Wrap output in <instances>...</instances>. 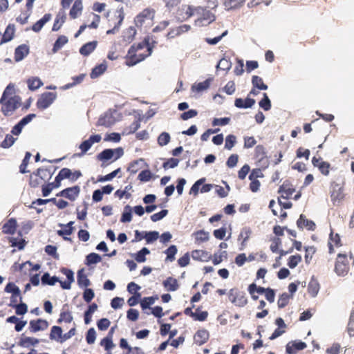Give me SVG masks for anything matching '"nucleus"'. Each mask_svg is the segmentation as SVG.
<instances>
[{
    "mask_svg": "<svg viewBox=\"0 0 354 354\" xmlns=\"http://www.w3.org/2000/svg\"><path fill=\"white\" fill-rule=\"evenodd\" d=\"M156 44V41L149 35L146 36L142 41L133 44L124 57L125 64L131 67L142 62L151 55Z\"/></svg>",
    "mask_w": 354,
    "mask_h": 354,
    "instance_id": "nucleus-1",
    "label": "nucleus"
},
{
    "mask_svg": "<svg viewBox=\"0 0 354 354\" xmlns=\"http://www.w3.org/2000/svg\"><path fill=\"white\" fill-rule=\"evenodd\" d=\"M1 111L4 115H9L21 104V98L15 95L14 86L9 84L3 93L0 100Z\"/></svg>",
    "mask_w": 354,
    "mask_h": 354,
    "instance_id": "nucleus-2",
    "label": "nucleus"
},
{
    "mask_svg": "<svg viewBox=\"0 0 354 354\" xmlns=\"http://www.w3.org/2000/svg\"><path fill=\"white\" fill-rule=\"evenodd\" d=\"M183 9L186 10L184 18H190L195 14L200 15L194 21L197 26H205L214 21L216 16L210 10L202 6H184Z\"/></svg>",
    "mask_w": 354,
    "mask_h": 354,
    "instance_id": "nucleus-3",
    "label": "nucleus"
},
{
    "mask_svg": "<svg viewBox=\"0 0 354 354\" xmlns=\"http://www.w3.org/2000/svg\"><path fill=\"white\" fill-rule=\"evenodd\" d=\"M105 16L107 18L109 26L112 27L111 29L106 31V34H115L117 31H118L124 19L123 8L122 7L113 11L109 10L106 12Z\"/></svg>",
    "mask_w": 354,
    "mask_h": 354,
    "instance_id": "nucleus-4",
    "label": "nucleus"
},
{
    "mask_svg": "<svg viewBox=\"0 0 354 354\" xmlns=\"http://www.w3.org/2000/svg\"><path fill=\"white\" fill-rule=\"evenodd\" d=\"M156 14L153 8H147L136 15L134 24L138 28H147L152 26Z\"/></svg>",
    "mask_w": 354,
    "mask_h": 354,
    "instance_id": "nucleus-5",
    "label": "nucleus"
},
{
    "mask_svg": "<svg viewBox=\"0 0 354 354\" xmlns=\"http://www.w3.org/2000/svg\"><path fill=\"white\" fill-rule=\"evenodd\" d=\"M353 259L354 263V257L351 253L349 257L346 254L339 253L337 255L334 270L338 276H346L350 270V261Z\"/></svg>",
    "mask_w": 354,
    "mask_h": 354,
    "instance_id": "nucleus-6",
    "label": "nucleus"
},
{
    "mask_svg": "<svg viewBox=\"0 0 354 354\" xmlns=\"http://www.w3.org/2000/svg\"><path fill=\"white\" fill-rule=\"evenodd\" d=\"M227 296L229 301L236 307L242 308L248 304L245 292L238 288H231L227 293Z\"/></svg>",
    "mask_w": 354,
    "mask_h": 354,
    "instance_id": "nucleus-7",
    "label": "nucleus"
},
{
    "mask_svg": "<svg viewBox=\"0 0 354 354\" xmlns=\"http://www.w3.org/2000/svg\"><path fill=\"white\" fill-rule=\"evenodd\" d=\"M57 93L53 92H45L41 95L37 101V107L40 110L47 109L55 101Z\"/></svg>",
    "mask_w": 354,
    "mask_h": 354,
    "instance_id": "nucleus-8",
    "label": "nucleus"
},
{
    "mask_svg": "<svg viewBox=\"0 0 354 354\" xmlns=\"http://www.w3.org/2000/svg\"><path fill=\"white\" fill-rule=\"evenodd\" d=\"M116 153V156L114 158V160L118 159L123 154V150L122 148H118L116 149H106L103 150L101 153L97 155V158L100 160H109L113 158L114 154Z\"/></svg>",
    "mask_w": 354,
    "mask_h": 354,
    "instance_id": "nucleus-9",
    "label": "nucleus"
},
{
    "mask_svg": "<svg viewBox=\"0 0 354 354\" xmlns=\"http://www.w3.org/2000/svg\"><path fill=\"white\" fill-rule=\"evenodd\" d=\"M342 245L341 238L339 234L330 231L328 241V247L329 254L335 253V248H339Z\"/></svg>",
    "mask_w": 354,
    "mask_h": 354,
    "instance_id": "nucleus-10",
    "label": "nucleus"
},
{
    "mask_svg": "<svg viewBox=\"0 0 354 354\" xmlns=\"http://www.w3.org/2000/svg\"><path fill=\"white\" fill-rule=\"evenodd\" d=\"M80 192V188L79 186L75 185L71 187H68L66 189H63L56 194L57 196H63L71 201H73L78 196Z\"/></svg>",
    "mask_w": 354,
    "mask_h": 354,
    "instance_id": "nucleus-11",
    "label": "nucleus"
},
{
    "mask_svg": "<svg viewBox=\"0 0 354 354\" xmlns=\"http://www.w3.org/2000/svg\"><path fill=\"white\" fill-rule=\"evenodd\" d=\"M48 327V322L42 319L30 320L29 322V330L31 333H36L39 330H44Z\"/></svg>",
    "mask_w": 354,
    "mask_h": 354,
    "instance_id": "nucleus-12",
    "label": "nucleus"
},
{
    "mask_svg": "<svg viewBox=\"0 0 354 354\" xmlns=\"http://www.w3.org/2000/svg\"><path fill=\"white\" fill-rule=\"evenodd\" d=\"M307 347V344L301 341H292L287 344L286 351L288 354H296L298 351H301Z\"/></svg>",
    "mask_w": 354,
    "mask_h": 354,
    "instance_id": "nucleus-13",
    "label": "nucleus"
},
{
    "mask_svg": "<svg viewBox=\"0 0 354 354\" xmlns=\"http://www.w3.org/2000/svg\"><path fill=\"white\" fill-rule=\"evenodd\" d=\"M295 189L288 181H285L279 188V193L281 194V198L288 199L295 192Z\"/></svg>",
    "mask_w": 354,
    "mask_h": 354,
    "instance_id": "nucleus-14",
    "label": "nucleus"
},
{
    "mask_svg": "<svg viewBox=\"0 0 354 354\" xmlns=\"http://www.w3.org/2000/svg\"><path fill=\"white\" fill-rule=\"evenodd\" d=\"M61 272L66 275L67 280L59 281L60 286L63 289L68 290L71 288V283L74 281V273L71 270L66 268H62Z\"/></svg>",
    "mask_w": 354,
    "mask_h": 354,
    "instance_id": "nucleus-15",
    "label": "nucleus"
},
{
    "mask_svg": "<svg viewBox=\"0 0 354 354\" xmlns=\"http://www.w3.org/2000/svg\"><path fill=\"white\" fill-rule=\"evenodd\" d=\"M101 140L100 135H93L91 136L90 138L82 142L80 145V149L82 151V154H84L93 145L95 142H99Z\"/></svg>",
    "mask_w": 354,
    "mask_h": 354,
    "instance_id": "nucleus-16",
    "label": "nucleus"
},
{
    "mask_svg": "<svg viewBox=\"0 0 354 354\" xmlns=\"http://www.w3.org/2000/svg\"><path fill=\"white\" fill-rule=\"evenodd\" d=\"M297 225L299 229L306 228L308 230H314L316 227L315 223L306 218V216L304 214H301L299 219L297 221Z\"/></svg>",
    "mask_w": 354,
    "mask_h": 354,
    "instance_id": "nucleus-17",
    "label": "nucleus"
},
{
    "mask_svg": "<svg viewBox=\"0 0 354 354\" xmlns=\"http://www.w3.org/2000/svg\"><path fill=\"white\" fill-rule=\"evenodd\" d=\"M59 173L61 174L63 180L68 178L73 182L77 180L82 176V173L80 170H76L74 172H72L68 168H62Z\"/></svg>",
    "mask_w": 354,
    "mask_h": 354,
    "instance_id": "nucleus-18",
    "label": "nucleus"
},
{
    "mask_svg": "<svg viewBox=\"0 0 354 354\" xmlns=\"http://www.w3.org/2000/svg\"><path fill=\"white\" fill-rule=\"evenodd\" d=\"M30 50L29 46L26 44H21L18 46L15 50V62H20L24 59L28 54Z\"/></svg>",
    "mask_w": 354,
    "mask_h": 354,
    "instance_id": "nucleus-19",
    "label": "nucleus"
},
{
    "mask_svg": "<svg viewBox=\"0 0 354 354\" xmlns=\"http://www.w3.org/2000/svg\"><path fill=\"white\" fill-rule=\"evenodd\" d=\"M66 19V14L65 12V10L64 9H62L57 12V14L56 15V17H55V21H54V24H53V26L52 28V31H55V32L58 31L61 28L62 25L65 23Z\"/></svg>",
    "mask_w": 354,
    "mask_h": 354,
    "instance_id": "nucleus-20",
    "label": "nucleus"
},
{
    "mask_svg": "<svg viewBox=\"0 0 354 354\" xmlns=\"http://www.w3.org/2000/svg\"><path fill=\"white\" fill-rule=\"evenodd\" d=\"M15 32V26L12 24H10L7 26L0 41V44H3L4 43H7L11 41Z\"/></svg>",
    "mask_w": 354,
    "mask_h": 354,
    "instance_id": "nucleus-21",
    "label": "nucleus"
},
{
    "mask_svg": "<svg viewBox=\"0 0 354 354\" xmlns=\"http://www.w3.org/2000/svg\"><path fill=\"white\" fill-rule=\"evenodd\" d=\"M192 257L194 260L207 262L211 259L212 255L203 250H195L192 252Z\"/></svg>",
    "mask_w": 354,
    "mask_h": 354,
    "instance_id": "nucleus-22",
    "label": "nucleus"
},
{
    "mask_svg": "<svg viewBox=\"0 0 354 354\" xmlns=\"http://www.w3.org/2000/svg\"><path fill=\"white\" fill-rule=\"evenodd\" d=\"M252 234V230L250 227H244L241 229V232L239 235L238 240H241V249L245 248L247 241L249 240Z\"/></svg>",
    "mask_w": 354,
    "mask_h": 354,
    "instance_id": "nucleus-23",
    "label": "nucleus"
},
{
    "mask_svg": "<svg viewBox=\"0 0 354 354\" xmlns=\"http://www.w3.org/2000/svg\"><path fill=\"white\" fill-rule=\"evenodd\" d=\"M209 337V332L206 329L198 330L194 335L195 343L201 346L207 342Z\"/></svg>",
    "mask_w": 354,
    "mask_h": 354,
    "instance_id": "nucleus-24",
    "label": "nucleus"
},
{
    "mask_svg": "<svg viewBox=\"0 0 354 354\" xmlns=\"http://www.w3.org/2000/svg\"><path fill=\"white\" fill-rule=\"evenodd\" d=\"M83 5L82 0H75L69 12V16L71 19L77 18L82 12Z\"/></svg>",
    "mask_w": 354,
    "mask_h": 354,
    "instance_id": "nucleus-25",
    "label": "nucleus"
},
{
    "mask_svg": "<svg viewBox=\"0 0 354 354\" xmlns=\"http://www.w3.org/2000/svg\"><path fill=\"white\" fill-rule=\"evenodd\" d=\"M73 221H70L66 225L60 224L61 227H64V230H57V234L62 236L66 241H71V238L64 236V235H71L73 234L74 231V227H73Z\"/></svg>",
    "mask_w": 354,
    "mask_h": 354,
    "instance_id": "nucleus-26",
    "label": "nucleus"
},
{
    "mask_svg": "<svg viewBox=\"0 0 354 354\" xmlns=\"http://www.w3.org/2000/svg\"><path fill=\"white\" fill-rule=\"evenodd\" d=\"M162 285L167 291L174 292L179 288L178 280L174 277H169L162 282Z\"/></svg>",
    "mask_w": 354,
    "mask_h": 354,
    "instance_id": "nucleus-27",
    "label": "nucleus"
},
{
    "mask_svg": "<svg viewBox=\"0 0 354 354\" xmlns=\"http://www.w3.org/2000/svg\"><path fill=\"white\" fill-rule=\"evenodd\" d=\"M51 14H45L41 19L38 20L32 26L31 30L35 32H39L44 27V26L51 19Z\"/></svg>",
    "mask_w": 354,
    "mask_h": 354,
    "instance_id": "nucleus-28",
    "label": "nucleus"
},
{
    "mask_svg": "<svg viewBox=\"0 0 354 354\" xmlns=\"http://www.w3.org/2000/svg\"><path fill=\"white\" fill-rule=\"evenodd\" d=\"M17 224L15 218H10L2 227V232L7 234H13L17 229Z\"/></svg>",
    "mask_w": 354,
    "mask_h": 354,
    "instance_id": "nucleus-29",
    "label": "nucleus"
},
{
    "mask_svg": "<svg viewBox=\"0 0 354 354\" xmlns=\"http://www.w3.org/2000/svg\"><path fill=\"white\" fill-rule=\"evenodd\" d=\"M344 198L343 189L337 184L333 186V190L330 192V198L333 203L339 202Z\"/></svg>",
    "mask_w": 354,
    "mask_h": 354,
    "instance_id": "nucleus-30",
    "label": "nucleus"
},
{
    "mask_svg": "<svg viewBox=\"0 0 354 354\" xmlns=\"http://www.w3.org/2000/svg\"><path fill=\"white\" fill-rule=\"evenodd\" d=\"M319 289H320L319 283L314 277H313L310 279V280L308 283V292L309 293V295L311 297H315L317 295V294L319 291Z\"/></svg>",
    "mask_w": 354,
    "mask_h": 354,
    "instance_id": "nucleus-31",
    "label": "nucleus"
},
{
    "mask_svg": "<svg viewBox=\"0 0 354 354\" xmlns=\"http://www.w3.org/2000/svg\"><path fill=\"white\" fill-rule=\"evenodd\" d=\"M255 104V100L252 98L247 97L245 100L236 98L234 101V105L239 109L251 108Z\"/></svg>",
    "mask_w": 354,
    "mask_h": 354,
    "instance_id": "nucleus-32",
    "label": "nucleus"
},
{
    "mask_svg": "<svg viewBox=\"0 0 354 354\" xmlns=\"http://www.w3.org/2000/svg\"><path fill=\"white\" fill-rule=\"evenodd\" d=\"M97 42L96 41H90L84 44L80 48V53L83 56L89 55L97 47Z\"/></svg>",
    "mask_w": 354,
    "mask_h": 354,
    "instance_id": "nucleus-33",
    "label": "nucleus"
},
{
    "mask_svg": "<svg viewBox=\"0 0 354 354\" xmlns=\"http://www.w3.org/2000/svg\"><path fill=\"white\" fill-rule=\"evenodd\" d=\"M212 81V79L209 78L203 82L195 83L192 86V91L195 93L203 92L209 87Z\"/></svg>",
    "mask_w": 354,
    "mask_h": 354,
    "instance_id": "nucleus-34",
    "label": "nucleus"
},
{
    "mask_svg": "<svg viewBox=\"0 0 354 354\" xmlns=\"http://www.w3.org/2000/svg\"><path fill=\"white\" fill-rule=\"evenodd\" d=\"M193 236L194 237V242L197 245H200L209 240V233L203 230L194 232Z\"/></svg>",
    "mask_w": 354,
    "mask_h": 354,
    "instance_id": "nucleus-35",
    "label": "nucleus"
},
{
    "mask_svg": "<svg viewBox=\"0 0 354 354\" xmlns=\"http://www.w3.org/2000/svg\"><path fill=\"white\" fill-rule=\"evenodd\" d=\"M39 343V339L35 337L21 336L18 343L19 346L21 347H28L30 346H35Z\"/></svg>",
    "mask_w": 354,
    "mask_h": 354,
    "instance_id": "nucleus-36",
    "label": "nucleus"
},
{
    "mask_svg": "<svg viewBox=\"0 0 354 354\" xmlns=\"http://www.w3.org/2000/svg\"><path fill=\"white\" fill-rule=\"evenodd\" d=\"M62 334V329L60 326H53L51 329L49 334V338L51 340H55L57 342L60 343L61 337Z\"/></svg>",
    "mask_w": 354,
    "mask_h": 354,
    "instance_id": "nucleus-37",
    "label": "nucleus"
},
{
    "mask_svg": "<svg viewBox=\"0 0 354 354\" xmlns=\"http://www.w3.org/2000/svg\"><path fill=\"white\" fill-rule=\"evenodd\" d=\"M68 39L65 35H60L57 37L55 41L53 47L52 48L53 53H56L59 49H61L66 44H67Z\"/></svg>",
    "mask_w": 354,
    "mask_h": 354,
    "instance_id": "nucleus-38",
    "label": "nucleus"
},
{
    "mask_svg": "<svg viewBox=\"0 0 354 354\" xmlns=\"http://www.w3.org/2000/svg\"><path fill=\"white\" fill-rule=\"evenodd\" d=\"M254 156L259 162H261L265 160L266 161L268 160L266 149L263 145H259L255 147Z\"/></svg>",
    "mask_w": 354,
    "mask_h": 354,
    "instance_id": "nucleus-39",
    "label": "nucleus"
},
{
    "mask_svg": "<svg viewBox=\"0 0 354 354\" xmlns=\"http://www.w3.org/2000/svg\"><path fill=\"white\" fill-rule=\"evenodd\" d=\"M37 172L38 173V176H39V178L43 180H45V182L49 180L53 174V171L51 168H39L37 170Z\"/></svg>",
    "mask_w": 354,
    "mask_h": 354,
    "instance_id": "nucleus-40",
    "label": "nucleus"
},
{
    "mask_svg": "<svg viewBox=\"0 0 354 354\" xmlns=\"http://www.w3.org/2000/svg\"><path fill=\"white\" fill-rule=\"evenodd\" d=\"M107 66L105 62L102 63L95 67H94L90 74V76L92 79L97 78L102 74H103L106 70Z\"/></svg>",
    "mask_w": 354,
    "mask_h": 354,
    "instance_id": "nucleus-41",
    "label": "nucleus"
},
{
    "mask_svg": "<svg viewBox=\"0 0 354 354\" xmlns=\"http://www.w3.org/2000/svg\"><path fill=\"white\" fill-rule=\"evenodd\" d=\"M73 320V315L71 312L69 310H62L60 313L59 317L57 319V322L58 324H61L62 322L71 323Z\"/></svg>",
    "mask_w": 354,
    "mask_h": 354,
    "instance_id": "nucleus-42",
    "label": "nucleus"
},
{
    "mask_svg": "<svg viewBox=\"0 0 354 354\" xmlns=\"http://www.w3.org/2000/svg\"><path fill=\"white\" fill-rule=\"evenodd\" d=\"M252 84L254 88L259 90H267L268 86L263 83V79L257 75L252 76Z\"/></svg>",
    "mask_w": 354,
    "mask_h": 354,
    "instance_id": "nucleus-43",
    "label": "nucleus"
},
{
    "mask_svg": "<svg viewBox=\"0 0 354 354\" xmlns=\"http://www.w3.org/2000/svg\"><path fill=\"white\" fill-rule=\"evenodd\" d=\"M77 283L80 286L87 287L90 285V281L84 272V269H81L77 272Z\"/></svg>",
    "mask_w": 354,
    "mask_h": 354,
    "instance_id": "nucleus-44",
    "label": "nucleus"
},
{
    "mask_svg": "<svg viewBox=\"0 0 354 354\" xmlns=\"http://www.w3.org/2000/svg\"><path fill=\"white\" fill-rule=\"evenodd\" d=\"M28 88L35 91L42 86L43 83L39 77H32L27 80Z\"/></svg>",
    "mask_w": 354,
    "mask_h": 354,
    "instance_id": "nucleus-45",
    "label": "nucleus"
},
{
    "mask_svg": "<svg viewBox=\"0 0 354 354\" xmlns=\"http://www.w3.org/2000/svg\"><path fill=\"white\" fill-rule=\"evenodd\" d=\"M41 280L42 284H47V285H50V286H53L55 284L56 282L60 281L59 280L58 277H57L55 276L50 277L48 272L44 273L43 274Z\"/></svg>",
    "mask_w": 354,
    "mask_h": 354,
    "instance_id": "nucleus-46",
    "label": "nucleus"
},
{
    "mask_svg": "<svg viewBox=\"0 0 354 354\" xmlns=\"http://www.w3.org/2000/svg\"><path fill=\"white\" fill-rule=\"evenodd\" d=\"M132 209L131 207L127 205L124 208V212L122 214L120 221L122 223H129L132 220Z\"/></svg>",
    "mask_w": 354,
    "mask_h": 354,
    "instance_id": "nucleus-47",
    "label": "nucleus"
},
{
    "mask_svg": "<svg viewBox=\"0 0 354 354\" xmlns=\"http://www.w3.org/2000/svg\"><path fill=\"white\" fill-rule=\"evenodd\" d=\"M102 261L100 255L97 253H90L86 257V264L90 266L91 264H95Z\"/></svg>",
    "mask_w": 354,
    "mask_h": 354,
    "instance_id": "nucleus-48",
    "label": "nucleus"
},
{
    "mask_svg": "<svg viewBox=\"0 0 354 354\" xmlns=\"http://www.w3.org/2000/svg\"><path fill=\"white\" fill-rule=\"evenodd\" d=\"M149 253L148 248H143L135 254V259L138 263H143L146 261V255Z\"/></svg>",
    "mask_w": 354,
    "mask_h": 354,
    "instance_id": "nucleus-49",
    "label": "nucleus"
},
{
    "mask_svg": "<svg viewBox=\"0 0 354 354\" xmlns=\"http://www.w3.org/2000/svg\"><path fill=\"white\" fill-rule=\"evenodd\" d=\"M232 67V62L229 59L223 57L220 59L218 64L216 65V68L223 70V71H229Z\"/></svg>",
    "mask_w": 354,
    "mask_h": 354,
    "instance_id": "nucleus-50",
    "label": "nucleus"
},
{
    "mask_svg": "<svg viewBox=\"0 0 354 354\" xmlns=\"http://www.w3.org/2000/svg\"><path fill=\"white\" fill-rule=\"evenodd\" d=\"M193 319L196 321L203 322L207 319L208 313L207 311H202L201 308H197L194 312Z\"/></svg>",
    "mask_w": 354,
    "mask_h": 354,
    "instance_id": "nucleus-51",
    "label": "nucleus"
},
{
    "mask_svg": "<svg viewBox=\"0 0 354 354\" xmlns=\"http://www.w3.org/2000/svg\"><path fill=\"white\" fill-rule=\"evenodd\" d=\"M100 345L104 348L106 351H109L115 345L112 341V336H106L100 341Z\"/></svg>",
    "mask_w": 354,
    "mask_h": 354,
    "instance_id": "nucleus-52",
    "label": "nucleus"
},
{
    "mask_svg": "<svg viewBox=\"0 0 354 354\" xmlns=\"http://www.w3.org/2000/svg\"><path fill=\"white\" fill-rule=\"evenodd\" d=\"M30 157H31V153L29 151H27L25 154V157L23 159L21 164L19 166L20 173L26 174L29 171L26 170V167L29 163Z\"/></svg>",
    "mask_w": 354,
    "mask_h": 354,
    "instance_id": "nucleus-53",
    "label": "nucleus"
},
{
    "mask_svg": "<svg viewBox=\"0 0 354 354\" xmlns=\"http://www.w3.org/2000/svg\"><path fill=\"white\" fill-rule=\"evenodd\" d=\"M316 252L315 246H308L305 248V262L309 264L312 260L313 256Z\"/></svg>",
    "mask_w": 354,
    "mask_h": 354,
    "instance_id": "nucleus-54",
    "label": "nucleus"
},
{
    "mask_svg": "<svg viewBox=\"0 0 354 354\" xmlns=\"http://www.w3.org/2000/svg\"><path fill=\"white\" fill-rule=\"evenodd\" d=\"M171 140L170 135L167 132L161 133L158 137V143L160 146L163 147L167 145Z\"/></svg>",
    "mask_w": 354,
    "mask_h": 354,
    "instance_id": "nucleus-55",
    "label": "nucleus"
},
{
    "mask_svg": "<svg viewBox=\"0 0 354 354\" xmlns=\"http://www.w3.org/2000/svg\"><path fill=\"white\" fill-rule=\"evenodd\" d=\"M301 261V256L300 254L292 255L289 257L288 266L290 268H295L299 263Z\"/></svg>",
    "mask_w": 354,
    "mask_h": 354,
    "instance_id": "nucleus-56",
    "label": "nucleus"
},
{
    "mask_svg": "<svg viewBox=\"0 0 354 354\" xmlns=\"http://www.w3.org/2000/svg\"><path fill=\"white\" fill-rule=\"evenodd\" d=\"M289 299H290V296L288 293L284 292V293L281 294L279 296V299L277 301L278 307L279 308H283L286 307L289 302Z\"/></svg>",
    "mask_w": 354,
    "mask_h": 354,
    "instance_id": "nucleus-57",
    "label": "nucleus"
},
{
    "mask_svg": "<svg viewBox=\"0 0 354 354\" xmlns=\"http://www.w3.org/2000/svg\"><path fill=\"white\" fill-rule=\"evenodd\" d=\"M259 104L264 111H269L271 109V102L266 93H263V97Z\"/></svg>",
    "mask_w": 354,
    "mask_h": 354,
    "instance_id": "nucleus-58",
    "label": "nucleus"
},
{
    "mask_svg": "<svg viewBox=\"0 0 354 354\" xmlns=\"http://www.w3.org/2000/svg\"><path fill=\"white\" fill-rule=\"evenodd\" d=\"M5 291L8 293H12V295L21 294L20 289L14 283H8L5 287Z\"/></svg>",
    "mask_w": 354,
    "mask_h": 354,
    "instance_id": "nucleus-59",
    "label": "nucleus"
},
{
    "mask_svg": "<svg viewBox=\"0 0 354 354\" xmlns=\"http://www.w3.org/2000/svg\"><path fill=\"white\" fill-rule=\"evenodd\" d=\"M16 138L10 134H7L5 139L1 142V147L7 149L10 147L15 142Z\"/></svg>",
    "mask_w": 354,
    "mask_h": 354,
    "instance_id": "nucleus-60",
    "label": "nucleus"
},
{
    "mask_svg": "<svg viewBox=\"0 0 354 354\" xmlns=\"http://www.w3.org/2000/svg\"><path fill=\"white\" fill-rule=\"evenodd\" d=\"M9 239L11 243V245L12 247L18 248L19 250H22L25 246L26 241L21 238L18 239L17 238L11 237Z\"/></svg>",
    "mask_w": 354,
    "mask_h": 354,
    "instance_id": "nucleus-61",
    "label": "nucleus"
},
{
    "mask_svg": "<svg viewBox=\"0 0 354 354\" xmlns=\"http://www.w3.org/2000/svg\"><path fill=\"white\" fill-rule=\"evenodd\" d=\"M236 138L235 136L230 134L226 136L225 138V148L230 150L236 144Z\"/></svg>",
    "mask_w": 354,
    "mask_h": 354,
    "instance_id": "nucleus-62",
    "label": "nucleus"
},
{
    "mask_svg": "<svg viewBox=\"0 0 354 354\" xmlns=\"http://www.w3.org/2000/svg\"><path fill=\"white\" fill-rule=\"evenodd\" d=\"M320 173L324 176H328L330 174V170L331 169V165L328 162H324L320 165H318L317 167Z\"/></svg>",
    "mask_w": 354,
    "mask_h": 354,
    "instance_id": "nucleus-63",
    "label": "nucleus"
},
{
    "mask_svg": "<svg viewBox=\"0 0 354 354\" xmlns=\"http://www.w3.org/2000/svg\"><path fill=\"white\" fill-rule=\"evenodd\" d=\"M96 339V333L93 328H91L88 330L86 335V341L88 344H93Z\"/></svg>",
    "mask_w": 354,
    "mask_h": 354,
    "instance_id": "nucleus-64",
    "label": "nucleus"
}]
</instances>
